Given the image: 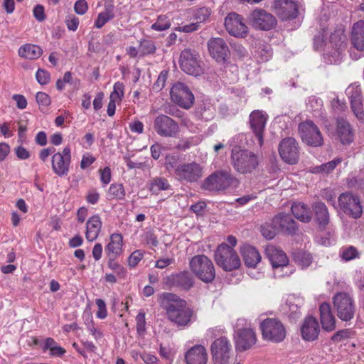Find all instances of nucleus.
<instances>
[{
    "instance_id": "nucleus-1",
    "label": "nucleus",
    "mask_w": 364,
    "mask_h": 364,
    "mask_svg": "<svg viewBox=\"0 0 364 364\" xmlns=\"http://www.w3.org/2000/svg\"><path fill=\"white\" fill-rule=\"evenodd\" d=\"M159 304L166 311L168 319L178 327L189 326L196 319L194 311L176 294L163 293L160 296Z\"/></svg>"
},
{
    "instance_id": "nucleus-2",
    "label": "nucleus",
    "mask_w": 364,
    "mask_h": 364,
    "mask_svg": "<svg viewBox=\"0 0 364 364\" xmlns=\"http://www.w3.org/2000/svg\"><path fill=\"white\" fill-rule=\"evenodd\" d=\"M223 333L224 328L218 326L210 328L206 332V336L209 338L220 336L210 346L212 359L215 364H228L232 355V345L228 338L221 336Z\"/></svg>"
},
{
    "instance_id": "nucleus-3",
    "label": "nucleus",
    "mask_w": 364,
    "mask_h": 364,
    "mask_svg": "<svg viewBox=\"0 0 364 364\" xmlns=\"http://www.w3.org/2000/svg\"><path fill=\"white\" fill-rule=\"evenodd\" d=\"M234 339L235 348L240 351L247 350L256 343V334L251 326V323L246 319H237L235 324Z\"/></svg>"
},
{
    "instance_id": "nucleus-4",
    "label": "nucleus",
    "mask_w": 364,
    "mask_h": 364,
    "mask_svg": "<svg viewBox=\"0 0 364 364\" xmlns=\"http://www.w3.org/2000/svg\"><path fill=\"white\" fill-rule=\"evenodd\" d=\"M231 159L235 170L242 174L251 173L259 164L257 156L247 150H233Z\"/></svg>"
},
{
    "instance_id": "nucleus-5",
    "label": "nucleus",
    "mask_w": 364,
    "mask_h": 364,
    "mask_svg": "<svg viewBox=\"0 0 364 364\" xmlns=\"http://www.w3.org/2000/svg\"><path fill=\"white\" fill-rule=\"evenodd\" d=\"M190 268L192 272L205 283L213 281L215 270L213 262L204 255L193 257L190 261Z\"/></svg>"
},
{
    "instance_id": "nucleus-6",
    "label": "nucleus",
    "mask_w": 364,
    "mask_h": 364,
    "mask_svg": "<svg viewBox=\"0 0 364 364\" xmlns=\"http://www.w3.org/2000/svg\"><path fill=\"white\" fill-rule=\"evenodd\" d=\"M238 180L228 171H220L213 173L208 176L203 183V188L205 190L223 191L230 187H237Z\"/></svg>"
},
{
    "instance_id": "nucleus-7",
    "label": "nucleus",
    "mask_w": 364,
    "mask_h": 364,
    "mask_svg": "<svg viewBox=\"0 0 364 364\" xmlns=\"http://www.w3.org/2000/svg\"><path fill=\"white\" fill-rule=\"evenodd\" d=\"M216 264L225 271H232L240 267V259L236 251L230 245L223 243L215 252Z\"/></svg>"
},
{
    "instance_id": "nucleus-8",
    "label": "nucleus",
    "mask_w": 364,
    "mask_h": 364,
    "mask_svg": "<svg viewBox=\"0 0 364 364\" xmlns=\"http://www.w3.org/2000/svg\"><path fill=\"white\" fill-rule=\"evenodd\" d=\"M260 329L264 340L279 343L286 338V328L277 318H268L260 323Z\"/></svg>"
},
{
    "instance_id": "nucleus-9",
    "label": "nucleus",
    "mask_w": 364,
    "mask_h": 364,
    "mask_svg": "<svg viewBox=\"0 0 364 364\" xmlns=\"http://www.w3.org/2000/svg\"><path fill=\"white\" fill-rule=\"evenodd\" d=\"M334 309L338 317L344 321H350L355 314V304L353 296L346 292H338L333 298Z\"/></svg>"
},
{
    "instance_id": "nucleus-10",
    "label": "nucleus",
    "mask_w": 364,
    "mask_h": 364,
    "mask_svg": "<svg viewBox=\"0 0 364 364\" xmlns=\"http://www.w3.org/2000/svg\"><path fill=\"white\" fill-rule=\"evenodd\" d=\"M299 136L304 143L313 146H321L323 144V138L318 127L311 120L301 122L298 127Z\"/></svg>"
},
{
    "instance_id": "nucleus-11",
    "label": "nucleus",
    "mask_w": 364,
    "mask_h": 364,
    "mask_svg": "<svg viewBox=\"0 0 364 364\" xmlns=\"http://www.w3.org/2000/svg\"><path fill=\"white\" fill-rule=\"evenodd\" d=\"M179 64L181 69L188 75L198 76L203 73L198 53L189 48L181 52Z\"/></svg>"
},
{
    "instance_id": "nucleus-12",
    "label": "nucleus",
    "mask_w": 364,
    "mask_h": 364,
    "mask_svg": "<svg viewBox=\"0 0 364 364\" xmlns=\"http://www.w3.org/2000/svg\"><path fill=\"white\" fill-rule=\"evenodd\" d=\"M338 201L339 208L345 214L355 219L362 215L363 207L359 196L346 192L339 196Z\"/></svg>"
},
{
    "instance_id": "nucleus-13",
    "label": "nucleus",
    "mask_w": 364,
    "mask_h": 364,
    "mask_svg": "<svg viewBox=\"0 0 364 364\" xmlns=\"http://www.w3.org/2000/svg\"><path fill=\"white\" fill-rule=\"evenodd\" d=\"M171 100L178 106L188 109L194 102V95L189 87L183 82L175 83L170 91Z\"/></svg>"
},
{
    "instance_id": "nucleus-14",
    "label": "nucleus",
    "mask_w": 364,
    "mask_h": 364,
    "mask_svg": "<svg viewBox=\"0 0 364 364\" xmlns=\"http://www.w3.org/2000/svg\"><path fill=\"white\" fill-rule=\"evenodd\" d=\"M71 163V150L66 146L61 152L52 156L51 165L54 173L60 177L68 175Z\"/></svg>"
},
{
    "instance_id": "nucleus-15",
    "label": "nucleus",
    "mask_w": 364,
    "mask_h": 364,
    "mask_svg": "<svg viewBox=\"0 0 364 364\" xmlns=\"http://www.w3.org/2000/svg\"><path fill=\"white\" fill-rule=\"evenodd\" d=\"M175 175L180 181L193 183L202 177L203 168L196 162L180 164L175 170Z\"/></svg>"
},
{
    "instance_id": "nucleus-16",
    "label": "nucleus",
    "mask_w": 364,
    "mask_h": 364,
    "mask_svg": "<svg viewBox=\"0 0 364 364\" xmlns=\"http://www.w3.org/2000/svg\"><path fill=\"white\" fill-rule=\"evenodd\" d=\"M154 127L159 135L165 137L175 136L179 131L177 123L165 114H160L156 117Z\"/></svg>"
},
{
    "instance_id": "nucleus-17",
    "label": "nucleus",
    "mask_w": 364,
    "mask_h": 364,
    "mask_svg": "<svg viewBox=\"0 0 364 364\" xmlns=\"http://www.w3.org/2000/svg\"><path fill=\"white\" fill-rule=\"evenodd\" d=\"M249 21L253 27L268 31L272 28L277 23L274 16L262 9H255L249 15Z\"/></svg>"
},
{
    "instance_id": "nucleus-18",
    "label": "nucleus",
    "mask_w": 364,
    "mask_h": 364,
    "mask_svg": "<svg viewBox=\"0 0 364 364\" xmlns=\"http://www.w3.org/2000/svg\"><path fill=\"white\" fill-rule=\"evenodd\" d=\"M225 26L229 34L232 36L245 38L247 35L248 28L243 23L242 18L235 13H230L227 16Z\"/></svg>"
},
{
    "instance_id": "nucleus-19",
    "label": "nucleus",
    "mask_w": 364,
    "mask_h": 364,
    "mask_svg": "<svg viewBox=\"0 0 364 364\" xmlns=\"http://www.w3.org/2000/svg\"><path fill=\"white\" fill-rule=\"evenodd\" d=\"M279 152L282 159L288 164H294L299 159L296 141L292 137L284 139L279 144Z\"/></svg>"
},
{
    "instance_id": "nucleus-20",
    "label": "nucleus",
    "mask_w": 364,
    "mask_h": 364,
    "mask_svg": "<svg viewBox=\"0 0 364 364\" xmlns=\"http://www.w3.org/2000/svg\"><path fill=\"white\" fill-rule=\"evenodd\" d=\"M208 48L210 55L218 62L225 61L230 54L228 45L221 38H210L208 41Z\"/></svg>"
},
{
    "instance_id": "nucleus-21",
    "label": "nucleus",
    "mask_w": 364,
    "mask_h": 364,
    "mask_svg": "<svg viewBox=\"0 0 364 364\" xmlns=\"http://www.w3.org/2000/svg\"><path fill=\"white\" fill-rule=\"evenodd\" d=\"M265 253L274 271L288 268L289 259L284 251L273 245L266 247ZM277 272H274V274Z\"/></svg>"
},
{
    "instance_id": "nucleus-22",
    "label": "nucleus",
    "mask_w": 364,
    "mask_h": 364,
    "mask_svg": "<svg viewBox=\"0 0 364 364\" xmlns=\"http://www.w3.org/2000/svg\"><path fill=\"white\" fill-rule=\"evenodd\" d=\"M267 117L265 113L259 110H255L250 115L251 129L258 140L261 146L264 143L263 133L266 125Z\"/></svg>"
},
{
    "instance_id": "nucleus-23",
    "label": "nucleus",
    "mask_w": 364,
    "mask_h": 364,
    "mask_svg": "<svg viewBox=\"0 0 364 364\" xmlns=\"http://www.w3.org/2000/svg\"><path fill=\"white\" fill-rule=\"evenodd\" d=\"M274 7L282 20L293 19L298 15V5L294 0H274Z\"/></svg>"
},
{
    "instance_id": "nucleus-24",
    "label": "nucleus",
    "mask_w": 364,
    "mask_h": 364,
    "mask_svg": "<svg viewBox=\"0 0 364 364\" xmlns=\"http://www.w3.org/2000/svg\"><path fill=\"white\" fill-rule=\"evenodd\" d=\"M350 100L351 108L355 116L359 120L364 119V112L362 107L361 90L359 86L350 85L346 90Z\"/></svg>"
},
{
    "instance_id": "nucleus-25",
    "label": "nucleus",
    "mask_w": 364,
    "mask_h": 364,
    "mask_svg": "<svg viewBox=\"0 0 364 364\" xmlns=\"http://www.w3.org/2000/svg\"><path fill=\"white\" fill-rule=\"evenodd\" d=\"M272 224L279 232L292 235L296 230L295 221L288 214L280 213L272 219Z\"/></svg>"
},
{
    "instance_id": "nucleus-26",
    "label": "nucleus",
    "mask_w": 364,
    "mask_h": 364,
    "mask_svg": "<svg viewBox=\"0 0 364 364\" xmlns=\"http://www.w3.org/2000/svg\"><path fill=\"white\" fill-rule=\"evenodd\" d=\"M320 328L318 321L313 316H307L301 328V336L304 340L312 341L318 338Z\"/></svg>"
},
{
    "instance_id": "nucleus-27",
    "label": "nucleus",
    "mask_w": 364,
    "mask_h": 364,
    "mask_svg": "<svg viewBox=\"0 0 364 364\" xmlns=\"http://www.w3.org/2000/svg\"><path fill=\"white\" fill-rule=\"evenodd\" d=\"M192 276L188 272H181L173 274L166 278V284L168 287H180L188 290L193 285Z\"/></svg>"
},
{
    "instance_id": "nucleus-28",
    "label": "nucleus",
    "mask_w": 364,
    "mask_h": 364,
    "mask_svg": "<svg viewBox=\"0 0 364 364\" xmlns=\"http://www.w3.org/2000/svg\"><path fill=\"white\" fill-rule=\"evenodd\" d=\"M185 360L187 364H206L208 353L205 348L202 345L191 348L185 354Z\"/></svg>"
},
{
    "instance_id": "nucleus-29",
    "label": "nucleus",
    "mask_w": 364,
    "mask_h": 364,
    "mask_svg": "<svg viewBox=\"0 0 364 364\" xmlns=\"http://www.w3.org/2000/svg\"><path fill=\"white\" fill-rule=\"evenodd\" d=\"M336 134L343 144H350L354 139V130L352 126L343 119L337 120Z\"/></svg>"
},
{
    "instance_id": "nucleus-30",
    "label": "nucleus",
    "mask_w": 364,
    "mask_h": 364,
    "mask_svg": "<svg viewBox=\"0 0 364 364\" xmlns=\"http://www.w3.org/2000/svg\"><path fill=\"white\" fill-rule=\"evenodd\" d=\"M320 319L323 330L332 331L336 328V318L333 315L331 306L327 303H323L319 307Z\"/></svg>"
},
{
    "instance_id": "nucleus-31",
    "label": "nucleus",
    "mask_w": 364,
    "mask_h": 364,
    "mask_svg": "<svg viewBox=\"0 0 364 364\" xmlns=\"http://www.w3.org/2000/svg\"><path fill=\"white\" fill-rule=\"evenodd\" d=\"M102 223L98 215L91 216L86 223L85 237L90 241L95 240L102 229Z\"/></svg>"
},
{
    "instance_id": "nucleus-32",
    "label": "nucleus",
    "mask_w": 364,
    "mask_h": 364,
    "mask_svg": "<svg viewBox=\"0 0 364 364\" xmlns=\"http://www.w3.org/2000/svg\"><path fill=\"white\" fill-rule=\"evenodd\" d=\"M351 42L356 50L364 52V21L360 20L353 24Z\"/></svg>"
},
{
    "instance_id": "nucleus-33",
    "label": "nucleus",
    "mask_w": 364,
    "mask_h": 364,
    "mask_svg": "<svg viewBox=\"0 0 364 364\" xmlns=\"http://www.w3.org/2000/svg\"><path fill=\"white\" fill-rule=\"evenodd\" d=\"M123 238L119 233H113L110 236L109 243L105 247V251L109 257L116 258L122 252Z\"/></svg>"
},
{
    "instance_id": "nucleus-34",
    "label": "nucleus",
    "mask_w": 364,
    "mask_h": 364,
    "mask_svg": "<svg viewBox=\"0 0 364 364\" xmlns=\"http://www.w3.org/2000/svg\"><path fill=\"white\" fill-rule=\"evenodd\" d=\"M303 304L302 299L290 295L287 297V301L283 306L284 314L290 318L296 319L300 314L299 309Z\"/></svg>"
},
{
    "instance_id": "nucleus-35",
    "label": "nucleus",
    "mask_w": 364,
    "mask_h": 364,
    "mask_svg": "<svg viewBox=\"0 0 364 364\" xmlns=\"http://www.w3.org/2000/svg\"><path fill=\"white\" fill-rule=\"evenodd\" d=\"M241 252L244 262L248 267L255 268L261 260L259 252L251 245H244Z\"/></svg>"
},
{
    "instance_id": "nucleus-36",
    "label": "nucleus",
    "mask_w": 364,
    "mask_h": 364,
    "mask_svg": "<svg viewBox=\"0 0 364 364\" xmlns=\"http://www.w3.org/2000/svg\"><path fill=\"white\" fill-rule=\"evenodd\" d=\"M188 16L191 20L196 21L200 26L206 22L211 15V10L208 7L191 8L187 11Z\"/></svg>"
},
{
    "instance_id": "nucleus-37",
    "label": "nucleus",
    "mask_w": 364,
    "mask_h": 364,
    "mask_svg": "<svg viewBox=\"0 0 364 364\" xmlns=\"http://www.w3.org/2000/svg\"><path fill=\"white\" fill-rule=\"evenodd\" d=\"M292 214L301 222L308 223L311 216V212L307 205L301 202L294 203L291 205Z\"/></svg>"
},
{
    "instance_id": "nucleus-38",
    "label": "nucleus",
    "mask_w": 364,
    "mask_h": 364,
    "mask_svg": "<svg viewBox=\"0 0 364 364\" xmlns=\"http://www.w3.org/2000/svg\"><path fill=\"white\" fill-rule=\"evenodd\" d=\"M313 208L319 226L325 228L329 223V213L326 205L322 202H316Z\"/></svg>"
},
{
    "instance_id": "nucleus-39",
    "label": "nucleus",
    "mask_w": 364,
    "mask_h": 364,
    "mask_svg": "<svg viewBox=\"0 0 364 364\" xmlns=\"http://www.w3.org/2000/svg\"><path fill=\"white\" fill-rule=\"evenodd\" d=\"M171 188V186L165 178L156 177L151 179L149 183V190L154 194L161 191H166Z\"/></svg>"
},
{
    "instance_id": "nucleus-40",
    "label": "nucleus",
    "mask_w": 364,
    "mask_h": 364,
    "mask_svg": "<svg viewBox=\"0 0 364 364\" xmlns=\"http://www.w3.org/2000/svg\"><path fill=\"white\" fill-rule=\"evenodd\" d=\"M294 259L296 263L302 267H307L312 262L311 254L302 250H299L294 253Z\"/></svg>"
},
{
    "instance_id": "nucleus-41",
    "label": "nucleus",
    "mask_w": 364,
    "mask_h": 364,
    "mask_svg": "<svg viewBox=\"0 0 364 364\" xmlns=\"http://www.w3.org/2000/svg\"><path fill=\"white\" fill-rule=\"evenodd\" d=\"M114 16L112 9L106 8L104 11L100 12L95 22V26L97 28H102L107 22Z\"/></svg>"
},
{
    "instance_id": "nucleus-42",
    "label": "nucleus",
    "mask_w": 364,
    "mask_h": 364,
    "mask_svg": "<svg viewBox=\"0 0 364 364\" xmlns=\"http://www.w3.org/2000/svg\"><path fill=\"white\" fill-rule=\"evenodd\" d=\"M43 53L42 48L36 45L26 44L24 46V58L33 60L38 58Z\"/></svg>"
},
{
    "instance_id": "nucleus-43",
    "label": "nucleus",
    "mask_w": 364,
    "mask_h": 364,
    "mask_svg": "<svg viewBox=\"0 0 364 364\" xmlns=\"http://www.w3.org/2000/svg\"><path fill=\"white\" fill-rule=\"evenodd\" d=\"M341 162V159L338 158L331 161L316 166L313 169L314 173L328 174L331 172L338 164Z\"/></svg>"
},
{
    "instance_id": "nucleus-44",
    "label": "nucleus",
    "mask_w": 364,
    "mask_h": 364,
    "mask_svg": "<svg viewBox=\"0 0 364 364\" xmlns=\"http://www.w3.org/2000/svg\"><path fill=\"white\" fill-rule=\"evenodd\" d=\"M108 196L112 199L122 200L125 196L124 186L121 183H112L109 186Z\"/></svg>"
},
{
    "instance_id": "nucleus-45",
    "label": "nucleus",
    "mask_w": 364,
    "mask_h": 364,
    "mask_svg": "<svg viewBox=\"0 0 364 364\" xmlns=\"http://www.w3.org/2000/svg\"><path fill=\"white\" fill-rule=\"evenodd\" d=\"M339 255L343 260L350 261L358 258L359 252L353 246L343 247L339 252Z\"/></svg>"
},
{
    "instance_id": "nucleus-46",
    "label": "nucleus",
    "mask_w": 364,
    "mask_h": 364,
    "mask_svg": "<svg viewBox=\"0 0 364 364\" xmlns=\"http://www.w3.org/2000/svg\"><path fill=\"white\" fill-rule=\"evenodd\" d=\"M156 46L153 41L144 39L141 40L139 46V52L140 55H146L155 53Z\"/></svg>"
},
{
    "instance_id": "nucleus-47",
    "label": "nucleus",
    "mask_w": 364,
    "mask_h": 364,
    "mask_svg": "<svg viewBox=\"0 0 364 364\" xmlns=\"http://www.w3.org/2000/svg\"><path fill=\"white\" fill-rule=\"evenodd\" d=\"M114 259L115 258L114 257H109L108 261V267L111 270L114 271L115 274L119 278H124L127 275L126 269L117 261H115Z\"/></svg>"
},
{
    "instance_id": "nucleus-48",
    "label": "nucleus",
    "mask_w": 364,
    "mask_h": 364,
    "mask_svg": "<svg viewBox=\"0 0 364 364\" xmlns=\"http://www.w3.org/2000/svg\"><path fill=\"white\" fill-rule=\"evenodd\" d=\"M171 26V22L166 16H159L156 21L153 23L151 28L156 31L167 30Z\"/></svg>"
},
{
    "instance_id": "nucleus-49",
    "label": "nucleus",
    "mask_w": 364,
    "mask_h": 364,
    "mask_svg": "<svg viewBox=\"0 0 364 364\" xmlns=\"http://www.w3.org/2000/svg\"><path fill=\"white\" fill-rule=\"evenodd\" d=\"M124 95V85L122 82H117L113 87V91L111 92L109 99L121 102Z\"/></svg>"
},
{
    "instance_id": "nucleus-50",
    "label": "nucleus",
    "mask_w": 364,
    "mask_h": 364,
    "mask_svg": "<svg viewBox=\"0 0 364 364\" xmlns=\"http://www.w3.org/2000/svg\"><path fill=\"white\" fill-rule=\"evenodd\" d=\"M278 232L279 230L276 228L275 225H273L272 221L270 223H265L261 227L262 235L268 240L274 238Z\"/></svg>"
},
{
    "instance_id": "nucleus-51",
    "label": "nucleus",
    "mask_w": 364,
    "mask_h": 364,
    "mask_svg": "<svg viewBox=\"0 0 364 364\" xmlns=\"http://www.w3.org/2000/svg\"><path fill=\"white\" fill-rule=\"evenodd\" d=\"M168 72L167 70H162L156 81L153 85V90L155 92L161 91L165 86L166 81L168 78Z\"/></svg>"
},
{
    "instance_id": "nucleus-52",
    "label": "nucleus",
    "mask_w": 364,
    "mask_h": 364,
    "mask_svg": "<svg viewBox=\"0 0 364 364\" xmlns=\"http://www.w3.org/2000/svg\"><path fill=\"white\" fill-rule=\"evenodd\" d=\"M144 257V252L137 250L133 252L128 258V264L130 267H135Z\"/></svg>"
},
{
    "instance_id": "nucleus-53",
    "label": "nucleus",
    "mask_w": 364,
    "mask_h": 364,
    "mask_svg": "<svg viewBox=\"0 0 364 364\" xmlns=\"http://www.w3.org/2000/svg\"><path fill=\"white\" fill-rule=\"evenodd\" d=\"M136 331L139 334H143L146 330V320L145 314L144 312H139L136 316Z\"/></svg>"
},
{
    "instance_id": "nucleus-54",
    "label": "nucleus",
    "mask_w": 364,
    "mask_h": 364,
    "mask_svg": "<svg viewBox=\"0 0 364 364\" xmlns=\"http://www.w3.org/2000/svg\"><path fill=\"white\" fill-rule=\"evenodd\" d=\"M36 80L41 85H46L50 80V73L43 70L38 69L36 74Z\"/></svg>"
},
{
    "instance_id": "nucleus-55",
    "label": "nucleus",
    "mask_w": 364,
    "mask_h": 364,
    "mask_svg": "<svg viewBox=\"0 0 364 364\" xmlns=\"http://www.w3.org/2000/svg\"><path fill=\"white\" fill-rule=\"evenodd\" d=\"M95 303L98 309L96 313L97 317L100 319L106 318L107 316V312L105 302L101 299H96Z\"/></svg>"
},
{
    "instance_id": "nucleus-56",
    "label": "nucleus",
    "mask_w": 364,
    "mask_h": 364,
    "mask_svg": "<svg viewBox=\"0 0 364 364\" xmlns=\"http://www.w3.org/2000/svg\"><path fill=\"white\" fill-rule=\"evenodd\" d=\"M33 14L34 18L39 22L43 21L46 18L44 6L41 4L34 6Z\"/></svg>"
},
{
    "instance_id": "nucleus-57",
    "label": "nucleus",
    "mask_w": 364,
    "mask_h": 364,
    "mask_svg": "<svg viewBox=\"0 0 364 364\" xmlns=\"http://www.w3.org/2000/svg\"><path fill=\"white\" fill-rule=\"evenodd\" d=\"M200 26L196 22H193L189 24L179 26L176 28V31L184 33H191L198 30Z\"/></svg>"
},
{
    "instance_id": "nucleus-58",
    "label": "nucleus",
    "mask_w": 364,
    "mask_h": 364,
    "mask_svg": "<svg viewBox=\"0 0 364 364\" xmlns=\"http://www.w3.org/2000/svg\"><path fill=\"white\" fill-rule=\"evenodd\" d=\"M178 161V156L176 155H168L165 159V166L168 170L174 168L176 170Z\"/></svg>"
},
{
    "instance_id": "nucleus-59",
    "label": "nucleus",
    "mask_w": 364,
    "mask_h": 364,
    "mask_svg": "<svg viewBox=\"0 0 364 364\" xmlns=\"http://www.w3.org/2000/svg\"><path fill=\"white\" fill-rule=\"evenodd\" d=\"M88 9L87 4L85 0H78L74 6L75 11L80 15L85 14Z\"/></svg>"
},
{
    "instance_id": "nucleus-60",
    "label": "nucleus",
    "mask_w": 364,
    "mask_h": 364,
    "mask_svg": "<svg viewBox=\"0 0 364 364\" xmlns=\"http://www.w3.org/2000/svg\"><path fill=\"white\" fill-rule=\"evenodd\" d=\"M79 18L76 16H68L65 20L66 26L68 30L75 31L79 26Z\"/></svg>"
},
{
    "instance_id": "nucleus-61",
    "label": "nucleus",
    "mask_w": 364,
    "mask_h": 364,
    "mask_svg": "<svg viewBox=\"0 0 364 364\" xmlns=\"http://www.w3.org/2000/svg\"><path fill=\"white\" fill-rule=\"evenodd\" d=\"M36 97L38 105L42 106H48L51 102L49 95L43 92H38Z\"/></svg>"
},
{
    "instance_id": "nucleus-62",
    "label": "nucleus",
    "mask_w": 364,
    "mask_h": 364,
    "mask_svg": "<svg viewBox=\"0 0 364 364\" xmlns=\"http://www.w3.org/2000/svg\"><path fill=\"white\" fill-rule=\"evenodd\" d=\"M100 181L104 186L107 185L111 181V170L109 167H105L100 170Z\"/></svg>"
},
{
    "instance_id": "nucleus-63",
    "label": "nucleus",
    "mask_w": 364,
    "mask_h": 364,
    "mask_svg": "<svg viewBox=\"0 0 364 364\" xmlns=\"http://www.w3.org/2000/svg\"><path fill=\"white\" fill-rule=\"evenodd\" d=\"M86 325L88 331L96 340H98L102 337V331L95 326L92 321L88 322Z\"/></svg>"
},
{
    "instance_id": "nucleus-64",
    "label": "nucleus",
    "mask_w": 364,
    "mask_h": 364,
    "mask_svg": "<svg viewBox=\"0 0 364 364\" xmlns=\"http://www.w3.org/2000/svg\"><path fill=\"white\" fill-rule=\"evenodd\" d=\"M95 161V158L90 153H86L82 156L80 167L82 169H85L90 166L94 161Z\"/></svg>"
}]
</instances>
